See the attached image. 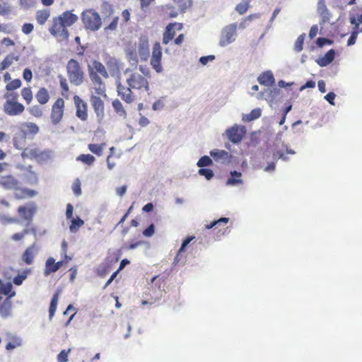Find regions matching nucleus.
<instances>
[{"label": "nucleus", "mask_w": 362, "mask_h": 362, "mask_svg": "<svg viewBox=\"0 0 362 362\" xmlns=\"http://www.w3.org/2000/svg\"><path fill=\"white\" fill-rule=\"evenodd\" d=\"M212 164V160L211 159L207 156H202L199 160V161L197 162V165L199 167H206V166H209V165H211Z\"/></svg>", "instance_id": "50"}, {"label": "nucleus", "mask_w": 362, "mask_h": 362, "mask_svg": "<svg viewBox=\"0 0 362 362\" xmlns=\"http://www.w3.org/2000/svg\"><path fill=\"white\" fill-rule=\"evenodd\" d=\"M194 238V236H189V237H187V238H185L182 243V245L180 248V250H178V252L177 254V255L175 256V259H174V264H177L180 260V256L182 255V253L185 251V247H187V245Z\"/></svg>", "instance_id": "34"}, {"label": "nucleus", "mask_w": 362, "mask_h": 362, "mask_svg": "<svg viewBox=\"0 0 362 362\" xmlns=\"http://www.w3.org/2000/svg\"><path fill=\"white\" fill-rule=\"evenodd\" d=\"M210 155L216 161L224 162L228 159V153L223 150H214L210 152Z\"/></svg>", "instance_id": "30"}, {"label": "nucleus", "mask_w": 362, "mask_h": 362, "mask_svg": "<svg viewBox=\"0 0 362 362\" xmlns=\"http://www.w3.org/2000/svg\"><path fill=\"white\" fill-rule=\"evenodd\" d=\"M112 107L115 111L119 115L125 117L127 116V112L122 104V103L116 99L112 102Z\"/></svg>", "instance_id": "38"}, {"label": "nucleus", "mask_w": 362, "mask_h": 362, "mask_svg": "<svg viewBox=\"0 0 362 362\" xmlns=\"http://www.w3.org/2000/svg\"><path fill=\"white\" fill-rule=\"evenodd\" d=\"M318 31V27L317 25H314L310 28V32H309V37L313 39L314 38L317 33Z\"/></svg>", "instance_id": "64"}, {"label": "nucleus", "mask_w": 362, "mask_h": 362, "mask_svg": "<svg viewBox=\"0 0 362 362\" xmlns=\"http://www.w3.org/2000/svg\"><path fill=\"white\" fill-rule=\"evenodd\" d=\"M59 84L62 88V95L65 98H69V88L66 79L63 76H59Z\"/></svg>", "instance_id": "35"}, {"label": "nucleus", "mask_w": 362, "mask_h": 362, "mask_svg": "<svg viewBox=\"0 0 362 362\" xmlns=\"http://www.w3.org/2000/svg\"><path fill=\"white\" fill-rule=\"evenodd\" d=\"M139 54L141 59L144 61L147 60L149 54L148 43L147 41H144L140 43L139 47Z\"/></svg>", "instance_id": "33"}, {"label": "nucleus", "mask_w": 362, "mask_h": 362, "mask_svg": "<svg viewBox=\"0 0 362 362\" xmlns=\"http://www.w3.org/2000/svg\"><path fill=\"white\" fill-rule=\"evenodd\" d=\"M0 187L6 191H13L14 198L18 200L35 197V190L21 187L20 181L13 175H0Z\"/></svg>", "instance_id": "2"}, {"label": "nucleus", "mask_w": 362, "mask_h": 362, "mask_svg": "<svg viewBox=\"0 0 362 362\" xmlns=\"http://www.w3.org/2000/svg\"><path fill=\"white\" fill-rule=\"evenodd\" d=\"M59 294H60V291H57L55 292V293L53 295V296L52 298L50 305H49V319H52L55 314Z\"/></svg>", "instance_id": "29"}, {"label": "nucleus", "mask_w": 362, "mask_h": 362, "mask_svg": "<svg viewBox=\"0 0 362 362\" xmlns=\"http://www.w3.org/2000/svg\"><path fill=\"white\" fill-rule=\"evenodd\" d=\"M20 56L13 53H11L5 57L4 60L0 63V72L8 69L14 62H18Z\"/></svg>", "instance_id": "23"}, {"label": "nucleus", "mask_w": 362, "mask_h": 362, "mask_svg": "<svg viewBox=\"0 0 362 362\" xmlns=\"http://www.w3.org/2000/svg\"><path fill=\"white\" fill-rule=\"evenodd\" d=\"M82 22L86 30L96 31L100 29L102 21L100 15L93 9H87L81 14Z\"/></svg>", "instance_id": "5"}, {"label": "nucleus", "mask_w": 362, "mask_h": 362, "mask_svg": "<svg viewBox=\"0 0 362 362\" xmlns=\"http://www.w3.org/2000/svg\"><path fill=\"white\" fill-rule=\"evenodd\" d=\"M274 159H283L284 160H287V157L284 155V153L281 151H276L273 153Z\"/></svg>", "instance_id": "61"}, {"label": "nucleus", "mask_w": 362, "mask_h": 362, "mask_svg": "<svg viewBox=\"0 0 362 362\" xmlns=\"http://www.w3.org/2000/svg\"><path fill=\"white\" fill-rule=\"evenodd\" d=\"M199 174L204 176L207 180H211L214 175L212 170L209 168H200L199 170Z\"/></svg>", "instance_id": "51"}, {"label": "nucleus", "mask_w": 362, "mask_h": 362, "mask_svg": "<svg viewBox=\"0 0 362 362\" xmlns=\"http://www.w3.org/2000/svg\"><path fill=\"white\" fill-rule=\"evenodd\" d=\"M66 27H69L74 24L78 19V16L71 11H67L62 13L58 16Z\"/></svg>", "instance_id": "22"}, {"label": "nucleus", "mask_w": 362, "mask_h": 362, "mask_svg": "<svg viewBox=\"0 0 362 362\" xmlns=\"http://www.w3.org/2000/svg\"><path fill=\"white\" fill-rule=\"evenodd\" d=\"M88 72L90 78H107L109 74L102 62L93 60L88 64Z\"/></svg>", "instance_id": "7"}, {"label": "nucleus", "mask_w": 362, "mask_h": 362, "mask_svg": "<svg viewBox=\"0 0 362 362\" xmlns=\"http://www.w3.org/2000/svg\"><path fill=\"white\" fill-rule=\"evenodd\" d=\"M34 26L32 23H26L22 26V31L24 34L28 35L33 32Z\"/></svg>", "instance_id": "56"}, {"label": "nucleus", "mask_w": 362, "mask_h": 362, "mask_svg": "<svg viewBox=\"0 0 362 362\" xmlns=\"http://www.w3.org/2000/svg\"><path fill=\"white\" fill-rule=\"evenodd\" d=\"M18 129L21 132H23L27 137L33 138L40 131L39 127L33 122H27L21 123Z\"/></svg>", "instance_id": "18"}, {"label": "nucleus", "mask_w": 362, "mask_h": 362, "mask_svg": "<svg viewBox=\"0 0 362 362\" xmlns=\"http://www.w3.org/2000/svg\"><path fill=\"white\" fill-rule=\"evenodd\" d=\"M37 212V206L32 202L27 205H21L17 209V213L22 221H25L27 225H30Z\"/></svg>", "instance_id": "10"}, {"label": "nucleus", "mask_w": 362, "mask_h": 362, "mask_svg": "<svg viewBox=\"0 0 362 362\" xmlns=\"http://www.w3.org/2000/svg\"><path fill=\"white\" fill-rule=\"evenodd\" d=\"M182 28V23L176 22L169 23L163 34V44L168 45L175 37L176 32L180 31Z\"/></svg>", "instance_id": "15"}, {"label": "nucleus", "mask_w": 362, "mask_h": 362, "mask_svg": "<svg viewBox=\"0 0 362 362\" xmlns=\"http://www.w3.org/2000/svg\"><path fill=\"white\" fill-rule=\"evenodd\" d=\"M21 81L20 79H14L8 83L6 86V89L8 92H12L11 90H16L21 86Z\"/></svg>", "instance_id": "46"}, {"label": "nucleus", "mask_w": 362, "mask_h": 362, "mask_svg": "<svg viewBox=\"0 0 362 362\" xmlns=\"http://www.w3.org/2000/svg\"><path fill=\"white\" fill-rule=\"evenodd\" d=\"M71 351V349H68V351L62 350L57 356L58 362H67L68 361V354Z\"/></svg>", "instance_id": "52"}, {"label": "nucleus", "mask_w": 362, "mask_h": 362, "mask_svg": "<svg viewBox=\"0 0 362 362\" xmlns=\"http://www.w3.org/2000/svg\"><path fill=\"white\" fill-rule=\"evenodd\" d=\"M101 12L106 17L110 16L113 13L112 5L107 1H103L101 4Z\"/></svg>", "instance_id": "42"}, {"label": "nucleus", "mask_w": 362, "mask_h": 362, "mask_svg": "<svg viewBox=\"0 0 362 362\" xmlns=\"http://www.w3.org/2000/svg\"><path fill=\"white\" fill-rule=\"evenodd\" d=\"M22 158L30 160H40L43 159L47 156V153L42 151L36 144H31L27 147L22 149L21 154Z\"/></svg>", "instance_id": "9"}, {"label": "nucleus", "mask_w": 362, "mask_h": 362, "mask_svg": "<svg viewBox=\"0 0 362 362\" xmlns=\"http://www.w3.org/2000/svg\"><path fill=\"white\" fill-rule=\"evenodd\" d=\"M67 27L64 24L62 20L59 17L53 18L52 26L49 28V33L57 37L59 41L67 40L69 36Z\"/></svg>", "instance_id": "6"}, {"label": "nucleus", "mask_w": 362, "mask_h": 362, "mask_svg": "<svg viewBox=\"0 0 362 362\" xmlns=\"http://www.w3.org/2000/svg\"><path fill=\"white\" fill-rule=\"evenodd\" d=\"M50 16V11L48 9L38 10L36 12V21L40 25H44Z\"/></svg>", "instance_id": "28"}, {"label": "nucleus", "mask_w": 362, "mask_h": 362, "mask_svg": "<svg viewBox=\"0 0 362 362\" xmlns=\"http://www.w3.org/2000/svg\"><path fill=\"white\" fill-rule=\"evenodd\" d=\"M36 4V0H19L20 6L25 10L34 7Z\"/></svg>", "instance_id": "48"}, {"label": "nucleus", "mask_w": 362, "mask_h": 362, "mask_svg": "<svg viewBox=\"0 0 362 362\" xmlns=\"http://www.w3.org/2000/svg\"><path fill=\"white\" fill-rule=\"evenodd\" d=\"M164 107V103L162 100L158 99L154 102L153 104L152 108L153 110H159L163 109Z\"/></svg>", "instance_id": "59"}, {"label": "nucleus", "mask_w": 362, "mask_h": 362, "mask_svg": "<svg viewBox=\"0 0 362 362\" xmlns=\"http://www.w3.org/2000/svg\"><path fill=\"white\" fill-rule=\"evenodd\" d=\"M154 232H155V227H154V225L152 223L143 231V235L145 237H151L153 235Z\"/></svg>", "instance_id": "57"}, {"label": "nucleus", "mask_w": 362, "mask_h": 362, "mask_svg": "<svg viewBox=\"0 0 362 362\" xmlns=\"http://www.w3.org/2000/svg\"><path fill=\"white\" fill-rule=\"evenodd\" d=\"M72 189L75 195L79 196L81 194V182L79 180H76L72 186Z\"/></svg>", "instance_id": "54"}, {"label": "nucleus", "mask_w": 362, "mask_h": 362, "mask_svg": "<svg viewBox=\"0 0 362 362\" xmlns=\"http://www.w3.org/2000/svg\"><path fill=\"white\" fill-rule=\"evenodd\" d=\"M237 25L235 23L226 26L221 31L219 40V45L225 47L235 40Z\"/></svg>", "instance_id": "11"}, {"label": "nucleus", "mask_w": 362, "mask_h": 362, "mask_svg": "<svg viewBox=\"0 0 362 362\" xmlns=\"http://www.w3.org/2000/svg\"><path fill=\"white\" fill-rule=\"evenodd\" d=\"M104 146H105V144H90L88 145V149L94 154L100 156L103 153Z\"/></svg>", "instance_id": "41"}, {"label": "nucleus", "mask_w": 362, "mask_h": 362, "mask_svg": "<svg viewBox=\"0 0 362 362\" xmlns=\"http://www.w3.org/2000/svg\"><path fill=\"white\" fill-rule=\"evenodd\" d=\"M74 102L76 107V116L83 122L88 119V104L78 95L74 96Z\"/></svg>", "instance_id": "14"}, {"label": "nucleus", "mask_w": 362, "mask_h": 362, "mask_svg": "<svg viewBox=\"0 0 362 362\" xmlns=\"http://www.w3.org/2000/svg\"><path fill=\"white\" fill-rule=\"evenodd\" d=\"M103 96L90 95V105L96 115L99 121L102 120L105 117V104Z\"/></svg>", "instance_id": "13"}, {"label": "nucleus", "mask_w": 362, "mask_h": 362, "mask_svg": "<svg viewBox=\"0 0 362 362\" xmlns=\"http://www.w3.org/2000/svg\"><path fill=\"white\" fill-rule=\"evenodd\" d=\"M127 86L119 82L117 84L118 95L127 103H132L136 100V95L132 90L139 92H146L150 94V84L148 78L143 76L137 71L131 72L126 78Z\"/></svg>", "instance_id": "1"}, {"label": "nucleus", "mask_w": 362, "mask_h": 362, "mask_svg": "<svg viewBox=\"0 0 362 362\" xmlns=\"http://www.w3.org/2000/svg\"><path fill=\"white\" fill-rule=\"evenodd\" d=\"M28 112L30 114L35 117H41L43 115V110L42 108L39 105H33L31 106L28 109Z\"/></svg>", "instance_id": "45"}, {"label": "nucleus", "mask_w": 362, "mask_h": 362, "mask_svg": "<svg viewBox=\"0 0 362 362\" xmlns=\"http://www.w3.org/2000/svg\"><path fill=\"white\" fill-rule=\"evenodd\" d=\"M139 69L143 76H145L148 79L151 78V71L146 65H140Z\"/></svg>", "instance_id": "55"}, {"label": "nucleus", "mask_w": 362, "mask_h": 362, "mask_svg": "<svg viewBox=\"0 0 362 362\" xmlns=\"http://www.w3.org/2000/svg\"><path fill=\"white\" fill-rule=\"evenodd\" d=\"M305 38V33H303L298 37V38L295 42V45H294V50L296 52H299L303 50Z\"/></svg>", "instance_id": "44"}, {"label": "nucleus", "mask_w": 362, "mask_h": 362, "mask_svg": "<svg viewBox=\"0 0 362 362\" xmlns=\"http://www.w3.org/2000/svg\"><path fill=\"white\" fill-rule=\"evenodd\" d=\"M66 72L69 80L71 84L80 86L83 83L85 73L77 60L71 59L68 61Z\"/></svg>", "instance_id": "4"}, {"label": "nucleus", "mask_w": 362, "mask_h": 362, "mask_svg": "<svg viewBox=\"0 0 362 362\" xmlns=\"http://www.w3.org/2000/svg\"><path fill=\"white\" fill-rule=\"evenodd\" d=\"M84 224V221L81 219L79 217H76L72 218L71 223L69 226V229L71 232H76L80 227H81Z\"/></svg>", "instance_id": "40"}, {"label": "nucleus", "mask_w": 362, "mask_h": 362, "mask_svg": "<svg viewBox=\"0 0 362 362\" xmlns=\"http://www.w3.org/2000/svg\"><path fill=\"white\" fill-rule=\"evenodd\" d=\"M35 255V245H33L28 247L25 250L22 255V259L27 264H32L34 262Z\"/></svg>", "instance_id": "26"}, {"label": "nucleus", "mask_w": 362, "mask_h": 362, "mask_svg": "<svg viewBox=\"0 0 362 362\" xmlns=\"http://www.w3.org/2000/svg\"><path fill=\"white\" fill-rule=\"evenodd\" d=\"M177 9L180 12H185L187 8L192 6V0H173Z\"/></svg>", "instance_id": "37"}, {"label": "nucleus", "mask_w": 362, "mask_h": 362, "mask_svg": "<svg viewBox=\"0 0 362 362\" xmlns=\"http://www.w3.org/2000/svg\"><path fill=\"white\" fill-rule=\"evenodd\" d=\"M28 233H29V230L28 229H24L21 233H14L11 236V238H12V240H13L15 241H19V240H22L25 237V235L28 234Z\"/></svg>", "instance_id": "53"}, {"label": "nucleus", "mask_w": 362, "mask_h": 362, "mask_svg": "<svg viewBox=\"0 0 362 362\" xmlns=\"http://www.w3.org/2000/svg\"><path fill=\"white\" fill-rule=\"evenodd\" d=\"M65 102L62 98H58L52 105L50 120L52 124L57 125L61 122L64 115Z\"/></svg>", "instance_id": "8"}, {"label": "nucleus", "mask_w": 362, "mask_h": 362, "mask_svg": "<svg viewBox=\"0 0 362 362\" xmlns=\"http://www.w3.org/2000/svg\"><path fill=\"white\" fill-rule=\"evenodd\" d=\"M245 127L244 126H239L237 124L233 125L226 131L228 139L234 144L239 143L245 136Z\"/></svg>", "instance_id": "16"}, {"label": "nucleus", "mask_w": 362, "mask_h": 362, "mask_svg": "<svg viewBox=\"0 0 362 362\" xmlns=\"http://www.w3.org/2000/svg\"><path fill=\"white\" fill-rule=\"evenodd\" d=\"M16 295V292H13L9 295L0 305V315L2 317H8L11 315L12 301L11 298Z\"/></svg>", "instance_id": "19"}, {"label": "nucleus", "mask_w": 362, "mask_h": 362, "mask_svg": "<svg viewBox=\"0 0 362 362\" xmlns=\"http://www.w3.org/2000/svg\"><path fill=\"white\" fill-rule=\"evenodd\" d=\"M335 52L334 49H330L326 54L317 59L316 62L320 66H326L329 64L334 59Z\"/></svg>", "instance_id": "24"}, {"label": "nucleus", "mask_w": 362, "mask_h": 362, "mask_svg": "<svg viewBox=\"0 0 362 362\" xmlns=\"http://www.w3.org/2000/svg\"><path fill=\"white\" fill-rule=\"evenodd\" d=\"M92 84L90 88L91 95L103 96V98H107L106 87L102 78H90Z\"/></svg>", "instance_id": "17"}, {"label": "nucleus", "mask_w": 362, "mask_h": 362, "mask_svg": "<svg viewBox=\"0 0 362 362\" xmlns=\"http://www.w3.org/2000/svg\"><path fill=\"white\" fill-rule=\"evenodd\" d=\"M230 175L232 177H230L227 180V185L233 186L243 183V180L240 178L242 175L241 173L234 170L230 172Z\"/></svg>", "instance_id": "31"}, {"label": "nucleus", "mask_w": 362, "mask_h": 362, "mask_svg": "<svg viewBox=\"0 0 362 362\" xmlns=\"http://www.w3.org/2000/svg\"><path fill=\"white\" fill-rule=\"evenodd\" d=\"M57 270L55 268V259L49 257L45 262V269H44V276H48L52 273L56 272Z\"/></svg>", "instance_id": "27"}, {"label": "nucleus", "mask_w": 362, "mask_h": 362, "mask_svg": "<svg viewBox=\"0 0 362 362\" xmlns=\"http://www.w3.org/2000/svg\"><path fill=\"white\" fill-rule=\"evenodd\" d=\"M262 111L259 108H256L252 110L249 114L245 115L243 117V120L245 122H250L254 119H256L261 116Z\"/></svg>", "instance_id": "36"}, {"label": "nucleus", "mask_w": 362, "mask_h": 362, "mask_svg": "<svg viewBox=\"0 0 362 362\" xmlns=\"http://www.w3.org/2000/svg\"><path fill=\"white\" fill-rule=\"evenodd\" d=\"M336 95L333 92L328 93L325 96V98L327 101H328L331 105H334V100L335 99Z\"/></svg>", "instance_id": "63"}, {"label": "nucleus", "mask_w": 362, "mask_h": 362, "mask_svg": "<svg viewBox=\"0 0 362 362\" xmlns=\"http://www.w3.org/2000/svg\"><path fill=\"white\" fill-rule=\"evenodd\" d=\"M248 6L246 4H240L237 5L235 9L240 14H244L247 11Z\"/></svg>", "instance_id": "62"}, {"label": "nucleus", "mask_w": 362, "mask_h": 362, "mask_svg": "<svg viewBox=\"0 0 362 362\" xmlns=\"http://www.w3.org/2000/svg\"><path fill=\"white\" fill-rule=\"evenodd\" d=\"M22 98L25 100L27 104H30L33 101V95L30 87H25L21 90Z\"/></svg>", "instance_id": "39"}, {"label": "nucleus", "mask_w": 362, "mask_h": 362, "mask_svg": "<svg viewBox=\"0 0 362 362\" xmlns=\"http://www.w3.org/2000/svg\"><path fill=\"white\" fill-rule=\"evenodd\" d=\"M0 221L3 224L18 223L19 219L13 217H10L6 215L0 214Z\"/></svg>", "instance_id": "47"}, {"label": "nucleus", "mask_w": 362, "mask_h": 362, "mask_svg": "<svg viewBox=\"0 0 362 362\" xmlns=\"http://www.w3.org/2000/svg\"><path fill=\"white\" fill-rule=\"evenodd\" d=\"M215 59L214 55H208L202 57L199 59V62L202 64L206 65L209 61H213Z\"/></svg>", "instance_id": "60"}, {"label": "nucleus", "mask_w": 362, "mask_h": 362, "mask_svg": "<svg viewBox=\"0 0 362 362\" xmlns=\"http://www.w3.org/2000/svg\"><path fill=\"white\" fill-rule=\"evenodd\" d=\"M5 102L3 105V110L9 116L21 115L24 110V105L18 102V94L16 92H6L4 95Z\"/></svg>", "instance_id": "3"}, {"label": "nucleus", "mask_w": 362, "mask_h": 362, "mask_svg": "<svg viewBox=\"0 0 362 362\" xmlns=\"http://www.w3.org/2000/svg\"><path fill=\"white\" fill-rule=\"evenodd\" d=\"M35 98L40 105L47 103L50 98L48 90L45 87L40 88L35 94Z\"/></svg>", "instance_id": "25"}, {"label": "nucleus", "mask_w": 362, "mask_h": 362, "mask_svg": "<svg viewBox=\"0 0 362 362\" xmlns=\"http://www.w3.org/2000/svg\"><path fill=\"white\" fill-rule=\"evenodd\" d=\"M27 136L18 129L13 137V144L15 148L22 150L26 145Z\"/></svg>", "instance_id": "20"}, {"label": "nucleus", "mask_w": 362, "mask_h": 362, "mask_svg": "<svg viewBox=\"0 0 362 362\" xmlns=\"http://www.w3.org/2000/svg\"><path fill=\"white\" fill-rule=\"evenodd\" d=\"M258 82L265 86H272L275 79L274 75L271 71H267L263 72L257 78Z\"/></svg>", "instance_id": "21"}, {"label": "nucleus", "mask_w": 362, "mask_h": 362, "mask_svg": "<svg viewBox=\"0 0 362 362\" xmlns=\"http://www.w3.org/2000/svg\"><path fill=\"white\" fill-rule=\"evenodd\" d=\"M77 160L88 165H91L95 160V157L90 154H81L77 158Z\"/></svg>", "instance_id": "43"}, {"label": "nucleus", "mask_w": 362, "mask_h": 362, "mask_svg": "<svg viewBox=\"0 0 362 362\" xmlns=\"http://www.w3.org/2000/svg\"><path fill=\"white\" fill-rule=\"evenodd\" d=\"M228 221H229L228 218H225V217L221 218L216 221H214L211 222L209 224H206L205 226V228L211 229L213 228H221L222 226H225L228 223Z\"/></svg>", "instance_id": "32"}, {"label": "nucleus", "mask_w": 362, "mask_h": 362, "mask_svg": "<svg viewBox=\"0 0 362 362\" xmlns=\"http://www.w3.org/2000/svg\"><path fill=\"white\" fill-rule=\"evenodd\" d=\"M23 79L30 82L33 78V73L30 69H25L23 73Z\"/></svg>", "instance_id": "58"}, {"label": "nucleus", "mask_w": 362, "mask_h": 362, "mask_svg": "<svg viewBox=\"0 0 362 362\" xmlns=\"http://www.w3.org/2000/svg\"><path fill=\"white\" fill-rule=\"evenodd\" d=\"M162 55L163 53L160 44L158 42H156L153 45L152 54L150 62L151 66L157 73H160L163 70L161 66Z\"/></svg>", "instance_id": "12"}, {"label": "nucleus", "mask_w": 362, "mask_h": 362, "mask_svg": "<svg viewBox=\"0 0 362 362\" xmlns=\"http://www.w3.org/2000/svg\"><path fill=\"white\" fill-rule=\"evenodd\" d=\"M27 271H24L22 274L17 275L13 280V284L17 286L21 285L23 281L27 278Z\"/></svg>", "instance_id": "49"}]
</instances>
